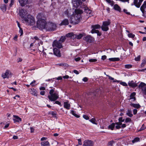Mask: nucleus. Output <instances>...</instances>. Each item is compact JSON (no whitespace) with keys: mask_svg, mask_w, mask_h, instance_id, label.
Returning <instances> with one entry per match:
<instances>
[{"mask_svg":"<svg viewBox=\"0 0 146 146\" xmlns=\"http://www.w3.org/2000/svg\"><path fill=\"white\" fill-rule=\"evenodd\" d=\"M82 13V10L75 9L74 14L72 15L69 19L70 23L73 25L78 24L81 18V14Z\"/></svg>","mask_w":146,"mask_h":146,"instance_id":"1","label":"nucleus"},{"mask_svg":"<svg viewBox=\"0 0 146 146\" xmlns=\"http://www.w3.org/2000/svg\"><path fill=\"white\" fill-rule=\"evenodd\" d=\"M43 15L42 13H39L37 16L38 19L37 22V27L41 30H45L46 26V23L45 19L42 18L41 16Z\"/></svg>","mask_w":146,"mask_h":146,"instance_id":"2","label":"nucleus"},{"mask_svg":"<svg viewBox=\"0 0 146 146\" xmlns=\"http://www.w3.org/2000/svg\"><path fill=\"white\" fill-rule=\"evenodd\" d=\"M50 95L48 96L49 99L51 101H54L56 100L59 98L58 93L54 92V89L50 90L49 92Z\"/></svg>","mask_w":146,"mask_h":146,"instance_id":"3","label":"nucleus"},{"mask_svg":"<svg viewBox=\"0 0 146 146\" xmlns=\"http://www.w3.org/2000/svg\"><path fill=\"white\" fill-rule=\"evenodd\" d=\"M85 0H75L73 1V6L76 8V9L82 10L83 6L82 1H84Z\"/></svg>","mask_w":146,"mask_h":146,"instance_id":"4","label":"nucleus"},{"mask_svg":"<svg viewBox=\"0 0 146 146\" xmlns=\"http://www.w3.org/2000/svg\"><path fill=\"white\" fill-rule=\"evenodd\" d=\"M56 27L55 24L52 22H49L46 24L45 30L48 31H53L56 30Z\"/></svg>","mask_w":146,"mask_h":146,"instance_id":"5","label":"nucleus"},{"mask_svg":"<svg viewBox=\"0 0 146 146\" xmlns=\"http://www.w3.org/2000/svg\"><path fill=\"white\" fill-rule=\"evenodd\" d=\"M24 20L28 25H33L35 23L34 17L30 15H28L27 17H25Z\"/></svg>","mask_w":146,"mask_h":146,"instance_id":"6","label":"nucleus"},{"mask_svg":"<svg viewBox=\"0 0 146 146\" xmlns=\"http://www.w3.org/2000/svg\"><path fill=\"white\" fill-rule=\"evenodd\" d=\"M110 23V20L109 19L107 21H104L101 27L102 29L105 31H108L109 30L108 26Z\"/></svg>","mask_w":146,"mask_h":146,"instance_id":"7","label":"nucleus"},{"mask_svg":"<svg viewBox=\"0 0 146 146\" xmlns=\"http://www.w3.org/2000/svg\"><path fill=\"white\" fill-rule=\"evenodd\" d=\"M92 27L93 28L91 32L92 33H96L99 36L101 35V34L99 31L98 30L96 29L100 28L101 27L100 25H93L92 26Z\"/></svg>","mask_w":146,"mask_h":146,"instance_id":"8","label":"nucleus"},{"mask_svg":"<svg viewBox=\"0 0 146 146\" xmlns=\"http://www.w3.org/2000/svg\"><path fill=\"white\" fill-rule=\"evenodd\" d=\"M146 85V84L144 83L141 82L139 85L138 88L141 89L142 93L145 95H146V87L145 86Z\"/></svg>","mask_w":146,"mask_h":146,"instance_id":"9","label":"nucleus"},{"mask_svg":"<svg viewBox=\"0 0 146 146\" xmlns=\"http://www.w3.org/2000/svg\"><path fill=\"white\" fill-rule=\"evenodd\" d=\"M94 145V142L90 140H86L83 142V146H93Z\"/></svg>","mask_w":146,"mask_h":146,"instance_id":"10","label":"nucleus"},{"mask_svg":"<svg viewBox=\"0 0 146 146\" xmlns=\"http://www.w3.org/2000/svg\"><path fill=\"white\" fill-rule=\"evenodd\" d=\"M83 39L84 40L88 42H92L94 41V38L90 35H87L84 37Z\"/></svg>","mask_w":146,"mask_h":146,"instance_id":"11","label":"nucleus"},{"mask_svg":"<svg viewBox=\"0 0 146 146\" xmlns=\"http://www.w3.org/2000/svg\"><path fill=\"white\" fill-rule=\"evenodd\" d=\"M12 75L11 72L8 70H7L5 73H3L2 74V77L3 79L8 78L10 76Z\"/></svg>","mask_w":146,"mask_h":146,"instance_id":"12","label":"nucleus"},{"mask_svg":"<svg viewBox=\"0 0 146 146\" xmlns=\"http://www.w3.org/2000/svg\"><path fill=\"white\" fill-rule=\"evenodd\" d=\"M52 45L53 47H56L59 48H61L62 47L61 42L59 41L54 40L53 43Z\"/></svg>","mask_w":146,"mask_h":146,"instance_id":"13","label":"nucleus"},{"mask_svg":"<svg viewBox=\"0 0 146 146\" xmlns=\"http://www.w3.org/2000/svg\"><path fill=\"white\" fill-rule=\"evenodd\" d=\"M54 54L57 56L60 57L61 56V53L60 50L56 48L53 49Z\"/></svg>","mask_w":146,"mask_h":146,"instance_id":"14","label":"nucleus"},{"mask_svg":"<svg viewBox=\"0 0 146 146\" xmlns=\"http://www.w3.org/2000/svg\"><path fill=\"white\" fill-rule=\"evenodd\" d=\"M73 13V12L71 9H67L64 12V14L67 17H69V16H71L72 15Z\"/></svg>","mask_w":146,"mask_h":146,"instance_id":"15","label":"nucleus"},{"mask_svg":"<svg viewBox=\"0 0 146 146\" xmlns=\"http://www.w3.org/2000/svg\"><path fill=\"white\" fill-rule=\"evenodd\" d=\"M29 92L33 95L35 96H37V92L36 90L34 88L29 89Z\"/></svg>","mask_w":146,"mask_h":146,"instance_id":"16","label":"nucleus"},{"mask_svg":"<svg viewBox=\"0 0 146 146\" xmlns=\"http://www.w3.org/2000/svg\"><path fill=\"white\" fill-rule=\"evenodd\" d=\"M82 10H84V11L87 14L90 15L92 12L91 10L88 7H86L85 5L83 6V8Z\"/></svg>","mask_w":146,"mask_h":146,"instance_id":"17","label":"nucleus"},{"mask_svg":"<svg viewBox=\"0 0 146 146\" xmlns=\"http://www.w3.org/2000/svg\"><path fill=\"white\" fill-rule=\"evenodd\" d=\"M128 84L129 86L132 88H135L137 86V84L133 80L129 81L128 82Z\"/></svg>","mask_w":146,"mask_h":146,"instance_id":"18","label":"nucleus"},{"mask_svg":"<svg viewBox=\"0 0 146 146\" xmlns=\"http://www.w3.org/2000/svg\"><path fill=\"white\" fill-rule=\"evenodd\" d=\"M66 36L68 37H70L71 39H76V35L72 33H68Z\"/></svg>","mask_w":146,"mask_h":146,"instance_id":"19","label":"nucleus"},{"mask_svg":"<svg viewBox=\"0 0 146 146\" xmlns=\"http://www.w3.org/2000/svg\"><path fill=\"white\" fill-rule=\"evenodd\" d=\"M13 117L14 118H13V119L14 123L17 122H19L21 121V119L18 116L15 115H13Z\"/></svg>","mask_w":146,"mask_h":146,"instance_id":"20","label":"nucleus"},{"mask_svg":"<svg viewBox=\"0 0 146 146\" xmlns=\"http://www.w3.org/2000/svg\"><path fill=\"white\" fill-rule=\"evenodd\" d=\"M136 95V93L135 92L132 93L130 96L129 100H131V102H133L136 100L135 97Z\"/></svg>","mask_w":146,"mask_h":146,"instance_id":"21","label":"nucleus"},{"mask_svg":"<svg viewBox=\"0 0 146 146\" xmlns=\"http://www.w3.org/2000/svg\"><path fill=\"white\" fill-rule=\"evenodd\" d=\"M19 2L22 6H24L28 3V0H19Z\"/></svg>","mask_w":146,"mask_h":146,"instance_id":"22","label":"nucleus"},{"mask_svg":"<svg viewBox=\"0 0 146 146\" xmlns=\"http://www.w3.org/2000/svg\"><path fill=\"white\" fill-rule=\"evenodd\" d=\"M64 107L67 110H69L70 107V105L68 102H65L64 103Z\"/></svg>","mask_w":146,"mask_h":146,"instance_id":"23","label":"nucleus"},{"mask_svg":"<svg viewBox=\"0 0 146 146\" xmlns=\"http://www.w3.org/2000/svg\"><path fill=\"white\" fill-rule=\"evenodd\" d=\"M69 24V21L67 19H65L62 20L60 24V25H67Z\"/></svg>","mask_w":146,"mask_h":146,"instance_id":"24","label":"nucleus"},{"mask_svg":"<svg viewBox=\"0 0 146 146\" xmlns=\"http://www.w3.org/2000/svg\"><path fill=\"white\" fill-rule=\"evenodd\" d=\"M41 146H50V144L47 141H42L40 143Z\"/></svg>","mask_w":146,"mask_h":146,"instance_id":"25","label":"nucleus"},{"mask_svg":"<svg viewBox=\"0 0 146 146\" xmlns=\"http://www.w3.org/2000/svg\"><path fill=\"white\" fill-rule=\"evenodd\" d=\"M25 13V10L23 9H21L19 10V14L22 19L24 18V15Z\"/></svg>","mask_w":146,"mask_h":146,"instance_id":"26","label":"nucleus"},{"mask_svg":"<svg viewBox=\"0 0 146 146\" xmlns=\"http://www.w3.org/2000/svg\"><path fill=\"white\" fill-rule=\"evenodd\" d=\"M7 5L5 4H2L1 5L0 8L2 11L3 12H5L7 9Z\"/></svg>","mask_w":146,"mask_h":146,"instance_id":"27","label":"nucleus"},{"mask_svg":"<svg viewBox=\"0 0 146 146\" xmlns=\"http://www.w3.org/2000/svg\"><path fill=\"white\" fill-rule=\"evenodd\" d=\"M146 8V1H144L143 5L140 7V10L143 13L144 12V9Z\"/></svg>","mask_w":146,"mask_h":146,"instance_id":"28","label":"nucleus"},{"mask_svg":"<svg viewBox=\"0 0 146 146\" xmlns=\"http://www.w3.org/2000/svg\"><path fill=\"white\" fill-rule=\"evenodd\" d=\"M130 106L133 107L134 108H135L137 109H138L140 108L141 106L139 104H134V103H131L130 104Z\"/></svg>","mask_w":146,"mask_h":146,"instance_id":"29","label":"nucleus"},{"mask_svg":"<svg viewBox=\"0 0 146 146\" xmlns=\"http://www.w3.org/2000/svg\"><path fill=\"white\" fill-rule=\"evenodd\" d=\"M133 3L134 5L137 8H139L141 5V3L138 2V0H134Z\"/></svg>","mask_w":146,"mask_h":146,"instance_id":"30","label":"nucleus"},{"mask_svg":"<svg viewBox=\"0 0 146 146\" xmlns=\"http://www.w3.org/2000/svg\"><path fill=\"white\" fill-rule=\"evenodd\" d=\"M85 35V34L84 33H80L79 34L76 35V39H80L83 36Z\"/></svg>","mask_w":146,"mask_h":146,"instance_id":"31","label":"nucleus"},{"mask_svg":"<svg viewBox=\"0 0 146 146\" xmlns=\"http://www.w3.org/2000/svg\"><path fill=\"white\" fill-rule=\"evenodd\" d=\"M113 8L114 9L118 11L119 12H120L121 11V9L117 4L115 5L114 6Z\"/></svg>","mask_w":146,"mask_h":146,"instance_id":"32","label":"nucleus"},{"mask_svg":"<svg viewBox=\"0 0 146 146\" xmlns=\"http://www.w3.org/2000/svg\"><path fill=\"white\" fill-rule=\"evenodd\" d=\"M10 3L8 7V9H10L11 7L14 5L15 1V0H10Z\"/></svg>","mask_w":146,"mask_h":146,"instance_id":"33","label":"nucleus"},{"mask_svg":"<svg viewBox=\"0 0 146 146\" xmlns=\"http://www.w3.org/2000/svg\"><path fill=\"white\" fill-rule=\"evenodd\" d=\"M126 114L130 117H132L133 116V115L132 113L131 110H128Z\"/></svg>","mask_w":146,"mask_h":146,"instance_id":"34","label":"nucleus"},{"mask_svg":"<svg viewBox=\"0 0 146 146\" xmlns=\"http://www.w3.org/2000/svg\"><path fill=\"white\" fill-rule=\"evenodd\" d=\"M115 123H113L109 125L108 126V129H111V130H113L115 126Z\"/></svg>","mask_w":146,"mask_h":146,"instance_id":"35","label":"nucleus"},{"mask_svg":"<svg viewBox=\"0 0 146 146\" xmlns=\"http://www.w3.org/2000/svg\"><path fill=\"white\" fill-rule=\"evenodd\" d=\"M71 112L70 113H71V114L75 116L76 117L78 118L80 117L79 115H77L76 113V112L73 111V110H71L70 111Z\"/></svg>","mask_w":146,"mask_h":146,"instance_id":"36","label":"nucleus"},{"mask_svg":"<svg viewBox=\"0 0 146 146\" xmlns=\"http://www.w3.org/2000/svg\"><path fill=\"white\" fill-rule=\"evenodd\" d=\"M140 141V139L139 138L137 137L135 138L133 140H132V142L133 143Z\"/></svg>","mask_w":146,"mask_h":146,"instance_id":"37","label":"nucleus"},{"mask_svg":"<svg viewBox=\"0 0 146 146\" xmlns=\"http://www.w3.org/2000/svg\"><path fill=\"white\" fill-rule=\"evenodd\" d=\"M49 113L50 114H51L52 115L53 117H54L56 118V112L55 111H50L49 112Z\"/></svg>","mask_w":146,"mask_h":146,"instance_id":"38","label":"nucleus"},{"mask_svg":"<svg viewBox=\"0 0 146 146\" xmlns=\"http://www.w3.org/2000/svg\"><path fill=\"white\" fill-rule=\"evenodd\" d=\"M146 64V58L142 60V63H141L140 66L141 67H143Z\"/></svg>","mask_w":146,"mask_h":146,"instance_id":"39","label":"nucleus"},{"mask_svg":"<svg viewBox=\"0 0 146 146\" xmlns=\"http://www.w3.org/2000/svg\"><path fill=\"white\" fill-rule=\"evenodd\" d=\"M89 121L94 124H97V123L96 122V119L94 118H92Z\"/></svg>","mask_w":146,"mask_h":146,"instance_id":"40","label":"nucleus"},{"mask_svg":"<svg viewBox=\"0 0 146 146\" xmlns=\"http://www.w3.org/2000/svg\"><path fill=\"white\" fill-rule=\"evenodd\" d=\"M146 128V127L144 125V124H143L142 125V126L141 127L140 129L138 130V131H143V130H144Z\"/></svg>","mask_w":146,"mask_h":146,"instance_id":"41","label":"nucleus"},{"mask_svg":"<svg viewBox=\"0 0 146 146\" xmlns=\"http://www.w3.org/2000/svg\"><path fill=\"white\" fill-rule=\"evenodd\" d=\"M65 39H66V38L65 37L62 36L61 37V38H60V39L59 41H60V42L62 43V42H63L64 41H65Z\"/></svg>","mask_w":146,"mask_h":146,"instance_id":"42","label":"nucleus"},{"mask_svg":"<svg viewBox=\"0 0 146 146\" xmlns=\"http://www.w3.org/2000/svg\"><path fill=\"white\" fill-rule=\"evenodd\" d=\"M132 66L130 64H126L125 65V67L126 68L129 69L132 67Z\"/></svg>","mask_w":146,"mask_h":146,"instance_id":"43","label":"nucleus"},{"mask_svg":"<svg viewBox=\"0 0 146 146\" xmlns=\"http://www.w3.org/2000/svg\"><path fill=\"white\" fill-rule=\"evenodd\" d=\"M131 118L129 117H128L125 119V123H128V122H131Z\"/></svg>","mask_w":146,"mask_h":146,"instance_id":"44","label":"nucleus"},{"mask_svg":"<svg viewBox=\"0 0 146 146\" xmlns=\"http://www.w3.org/2000/svg\"><path fill=\"white\" fill-rule=\"evenodd\" d=\"M36 81L35 80H34L32 81L30 84V85L32 86H34L35 85Z\"/></svg>","mask_w":146,"mask_h":146,"instance_id":"45","label":"nucleus"},{"mask_svg":"<svg viewBox=\"0 0 146 146\" xmlns=\"http://www.w3.org/2000/svg\"><path fill=\"white\" fill-rule=\"evenodd\" d=\"M135 35L134 34L132 33H129L128 34V36L130 38H134Z\"/></svg>","mask_w":146,"mask_h":146,"instance_id":"46","label":"nucleus"},{"mask_svg":"<svg viewBox=\"0 0 146 146\" xmlns=\"http://www.w3.org/2000/svg\"><path fill=\"white\" fill-rule=\"evenodd\" d=\"M120 84L123 86H127V84L124 82H120Z\"/></svg>","mask_w":146,"mask_h":146,"instance_id":"47","label":"nucleus"},{"mask_svg":"<svg viewBox=\"0 0 146 146\" xmlns=\"http://www.w3.org/2000/svg\"><path fill=\"white\" fill-rule=\"evenodd\" d=\"M54 104H57L59 105L60 106H62L60 102L58 101H56L54 103Z\"/></svg>","mask_w":146,"mask_h":146,"instance_id":"48","label":"nucleus"},{"mask_svg":"<svg viewBox=\"0 0 146 146\" xmlns=\"http://www.w3.org/2000/svg\"><path fill=\"white\" fill-rule=\"evenodd\" d=\"M19 33H21L20 36L22 35L23 34V30L21 28H19Z\"/></svg>","mask_w":146,"mask_h":146,"instance_id":"49","label":"nucleus"},{"mask_svg":"<svg viewBox=\"0 0 146 146\" xmlns=\"http://www.w3.org/2000/svg\"><path fill=\"white\" fill-rule=\"evenodd\" d=\"M83 117L84 119L86 120H88L89 118L88 116L86 115H83Z\"/></svg>","mask_w":146,"mask_h":146,"instance_id":"50","label":"nucleus"},{"mask_svg":"<svg viewBox=\"0 0 146 146\" xmlns=\"http://www.w3.org/2000/svg\"><path fill=\"white\" fill-rule=\"evenodd\" d=\"M97 61V60L96 59H91L89 60V61L91 62H96Z\"/></svg>","mask_w":146,"mask_h":146,"instance_id":"51","label":"nucleus"},{"mask_svg":"<svg viewBox=\"0 0 146 146\" xmlns=\"http://www.w3.org/2000/svg\"><path fill=\"white\" fill-rule=\"evenodd\" d=\"M141 56L140 55L138 56L137 57L135 58V60L136 61H138L140 60Z\"/></svg>","mask_w":146,"mask_h":146,"instance_id":"52","label":"nucleus"},{"mask_svg":"<svg viewBox=\"0 0 146 146\" xmlns=\"http://www.w3.org/2000/svg\"><path fill=\"white\" fill-rule=\"evenodd\" d=\"M116 58H109V60H110L113 61L118 60H116ZM117 58L119 59L118 58Z\"/></svg>","mask_w":146,"mask_h":146,"instance_id":"53","label":"nucleus"},{"mask_svg":"<svg viewBox=\"0 0 146 146\" xmlns=\"http://www.w3.org/2000/svg\"><path fill=\"white\" fill-rule=\"evenodd\" d=\"M137 110L136 109H134L133 110V113L134 115H135L137 114Z\"/></svg>","mask_w":146,"mask_h":146,"instance_id":"54","label":"nucleus"},{"mask_svg":"<svg viewBox=\"0 0 146 146\" xmlns=\"http://www.w3.org/2000/svg\"><path fill=\"white\" fill-rule=\"evenodd\" d=\"M78 145H82V142H81V139H78Z\"/></svg>","mask_w":146,"mask_h":146,"instance_id":"55","label":"nucleus"},{"mask_svg":"<svg viewBox=\"0 0 146 146\" xmlns=\"http://www.w3.org/2000/svg\"><path fill=\"white\" fill-rule=\"evenodd\" d=\"M47 139V138L46 137H42L40 140L41 141H44V140H46Z\"/></svg>","mask_w":146,"mask_h":146,"instance_id":"56","label":"nucleus"},{"mask_svg":"<svg viewBox=\"0 0 146 146\" xmlns=\"http://www.w3.org/2000/svg\"><path fill=\"white\" fill-rule=\"evenodd\" d=\"M123 11L125 13H126L127 14H128V15H129L130 14V13L129 12H127V10L125 9H124L123 10Z\"/></svg>","mask_w":146,"mask_h":146,"instance_id":"57","label":"nucleus"},{"mask_svg":"<svg viewBox=\"0 0 146 146\" xmlns=\"http://www.w3.org/2000/svg\"><path fill=\"white\" fill-rule=\"evenodd\" d=\"M55 78H52V79H49L48 80H46V81H51V82H52L53 81H54V80L55 79Z\"/></svg>","mask_w":146,"mask_h":146,"instance_id":"58","label":"nucleus"},{"mask_svg":"<svg viewBox=\"0 0 146 146\" xmlns=\"http://www.w3.org/2000/svg\"><path fill=\"white\" fill-rule=\"evenodd\" d=\"M18 36L17 35H16L14 38H13V40L15 41H17V40Z\"/></svg>","mask_w":146,"mask_h":146,"instance_id":"59","label":"nucleus"},{"mask_svg":"<svg viewBox=\"0 0 146 146\" xmlns=\"http://www.w3.org/2000/svg\"><path fill=\"white\" fill-rule=\"evenodd\" d=\"M82 80L84 82H86L88 81V78L86 77H84L82 79Z\"/></svg>","mask_w":146,"mask_h":146,"instance_id":"60","label":"nucleus"},{"mask_svg":"<svg viewBox=\"0 0 146 146\" xmlns=\"http://www.w3.org/2000/svg\"><path fill=\"white\" fill-rule=\"evenodd\" d=\"M116 125L115 126V128L117 129H119L121 128V126L119 125Z\"/></svg>","mask_w":146,"mask_h":146,"instance_id":"61","label":"nucleus"},{"mask_svg":"<svg viewBox=\"0 0 146 146\" xmlns=\"http://www.w3.org/2000/svg\"><path fill=\"white\" fill-rule=\"evenodd\" d=\"M106 55H103L102 56V59L104 60L106 58Z\"/></svg>","mask_w":146,"mask_h":146,"instance_id":"62","label":"nucleus"},{"mask_svg":"<svg viewBox=\"0 0 146 146\" xmlns=\"http://www.w3.org/2000/svg\"><path fill=\"white\" fill-rule=\"evenodd\" d=\"M73 72L76 74H79V72L78 71L76 70H73Z\"/></svg>","mask_w":146,"mask_h":146,"instance_id":"63","label":"nucleus"},{"mask_svg":"<svg viewBox=\"0 0 146 146\" xmlns=\"http://www.w3.org/2000/svg\"><path fill=\"white\" fill-rule=\"evenodd\" d=\"M30 130H31V133H33L34 131V129L33 127H30Z\"/></svg>","mask_w":146,"mask_h":146,"instance_id":"64","label":"nucleus"}]
</instances>
